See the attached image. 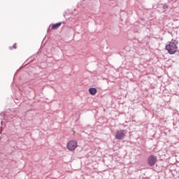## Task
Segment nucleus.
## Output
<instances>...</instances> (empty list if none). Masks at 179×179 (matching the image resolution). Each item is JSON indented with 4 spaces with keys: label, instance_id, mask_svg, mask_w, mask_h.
<instances>
[{
    "label": "nucleus",
    "instance_id": "1",
    "mask_svg": "<svg viewBox=\"0 0 179 179\" xmlns=\"http://www.w3.org/2000/svg\"><path fill=\"white\" fill-rule=\"evenodd\" d=\"M165 49L168 51L169 54L173 55L177 52V45L173 42H169L168 45H166Z\"/></svg>",
    "mask_w": 179,
    "mask_h": 179
},
{
    "label": "nucleus",
    "instance_id": "2",
    "mask_svg": "<svg viewBox=\"0 0 179 179\" xmlns=\"http://www.w3.org/2000/svg\"><path fill=\"white\" fill-rule=\"evenodd\" d=\"M127 135V130H117L115 138L118 141H122Z\"/></svg>",
    "mask_w": 179,
    "mask_h": 179
},
{
    "label": "nucleus",
    "instance_id": "3",
    "mask_svg": "<svg viewBox=\"0 0 179 179\" xmlns=\"http://www.w3.org/2000/svg\"><path fill=\"white\" fill-rule=\"evenodd\" d=\"M78 147V143L75 140H71L67 143V149L71 152H73Z\"/></svg>",
    "mask_w": 179,
    "mask_h": 179
},
{
    "label": "nucleus",
    "instance_id": "4",
    "mask_svg": "<svg viewBox=\"0 0 179 179\" xmlns=\"http://www.w3.org/2000/svg\"><path fill=\"white\" fill-rule=\"evenodd\" d=\"M148 162L149 166H150L151 167H153V166H155L156 163H157V157L155 155H150L148 157Z\"/></svg>",
    "mask_w": 179,
    "mask_h": 179
},
{
    "label": "nucleus",
    "instance_id": "5",
    "mask_svg": "<svg viewBox=\"0 0 179 179\" xmlns=\"http://www.w3.org/2000/svg\"><path fill=\"white\" fill-rule=\"evenodd\" d=\"M61 24H62V22H57L52 24L51 30H57V29H59V27H61Z\"/></svg>",
    "mask_w": 179,
    "mask_h": 179
},
{
    "label": "nucleus",
    "instance_id": "6",
    "mask_svg": "<svg viewBox=\"0 0 179 179\" xmlns=\"http://www.w3.org/2000/svg\"><path fill=\"white\" fill-rule=\"evenodd\" d=\"M96 93H97V89H96L94 87H91L90 88V94L92 96H95Z\"/></svg>",
    "mask_w": 179,
    "mask_h": 179
},
{
    "label": "nucleus",
    "instance_id": "7",
    "mask_svg": "<svg viewBox=\"0 0 179 179\" xmlns=\"http://www.w3.org/2000/svg\"><path fill=\"white\" fill-rule=\"evenodd\" d=\"M163 8H164V9H167V8H169V6L166 4H164L163 6Z\"/></svg>",
    "mask_w": 179,
    "mask_h": 179
},
{
    "label": "nucleus",
    "instance_id": "8",
    "mask_svg": "<svg viewBox=\"0 0 179 179\" xmlns=\"http://www.w3.org/2000/svg\"><path fill=\"white\" fill-rule=\"evenodd\" d=\"M13 48H14L15 50H16L17 47H16V43H14V45H13Z\"/></svg>",
    "mask_w": 179,
    "mask_h": 179
},
{
    "label": "nucleus",
    "instance_id": "9",
    "mask_svg": "<svg viewBox=\"0 0 179 179\" xmlns=\"http://www.w3.org/2000/svg\"><path fill=\"white\" fill-rule=\"evenodd\" d=\"M50 32V28H48V33H49Z\"/></svg>",
    "mask_w": 179,
    "mask_h": 179
},
{
    "label": "nucleus",
    "instance_id": "10",
    "mask_svg": "<svg viewBox=\"0 0 179 179\" xmlns=\"http://www.w3.org/2000/svg\"><path fill=\"white\" fill-rule=\"evenodd\" d=\"M88 92H89V93H90V88L88 89Z\"/></svg>",
    "mask_w": 179,
    "mask_h": 179
},
{
    "label": "nucleus",
    "instance_id": "11",
    "mask_svg": "<svg viewBox=\"0 0 179 179\" xmlns=\"http://www.w3.org/2000/svg\"><path fill=\"white\" fill-rule=\"evenodd\" d=\"M3 121H1V124H3Z\"/></svg>",
    "mask_w": 179,
    "mask_h": 179
}]
</instances>
